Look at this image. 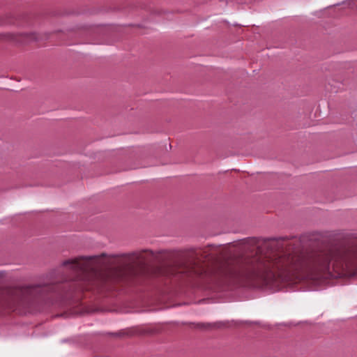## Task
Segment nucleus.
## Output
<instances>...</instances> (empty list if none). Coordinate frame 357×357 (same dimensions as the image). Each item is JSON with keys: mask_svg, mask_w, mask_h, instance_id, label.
Returning a JSON list of instances; mask_svg holds the SVG:
<instances>
[{"mask_svg": "<svg viewBox=\"0 0 357 357\" xmlns=\"http://www.w3.org/2000/svg\"><path fill=\"white\" fill-rule=\"evenodd\" d=\"M251 255L226 261L218 275L236 282H270L298 272L316 275H342L357 267V242L323 245L296 250L287 238L242 240Z\"/></svg>", "mask_w": 357, "mask_h": 357, "instance_id": "f257e3e1", "label": "nucleus"}, {"mask_svg": "<svg viewBox=\"0 0 357 357\" xmlns=\"http://www.w3.org/2000/svg\"><path fill=\"white\" fill-rule=\"evenodd\" d=\"M153 256L151 250H144L121 256L102 253L65 260L58 269V284L0 289V312L14 311L38 301L63 302L74 293L107 287L136 275Z\"/></svg>", "mask_w": 357, "mask_h": 357, "instance_id": "f03ea898", "label": "nucleus"}, {"mask_svg": "<svg viewBox=\"0 0 357 357\" xmlns=\"http://www.w3.org/2000/svg\"><path fill=\"white\" fill-rule=\"evenodd\" d=\"M198 255L195 250L183 253L174 260L160 265L159 273L181 279L202 275L205 273V268L198 259Z\"/></svg>", "mask_w": 357, "mask_h": 357, "instance_id": "7ed1b4c3", "label": "nucleus"}, {"mask_svg": "<svg viewBox=\"0 0 357 357\" xmlns=\"http://www.w3.org/2000/svg\"><path fill=\"white\" fill-rule=\"evenodd\" d=\"M1 40L14 42L16 43H26L31 41L38 40V35L34 33H7L0 35Z\"/></svg>", "mask_w": 357, "mask_h": 357, "instance_id": "20e7f679", "label": "nucleus"}, {"mask_svg": "<svg viewBox=\"0 0 357 357\" xmlns=\"http://www.w3.org/2000/svg\"><path fill=\"white\" fill-rule=\"evenodd\" d=\"M3 276V273L0 272V278H2Z\"/></svg>", "mask_w": 357, "mask_h": 357, "instance_id": "39448f33", "label": "nucleus"}]
</instances>
